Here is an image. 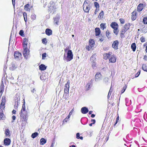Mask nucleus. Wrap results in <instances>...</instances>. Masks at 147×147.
I'll return each instance as SVG.
<instances>
[{
    "label": "nucleus",
    "mask_w": 147,
    "mask_h": 147,
    "mask_svg": "<svg viewBox=\"0 0 147 147\" xmlns=\"http://www.w3.org/2000/svg\"><path fill=\"white\" fill-rule=\"evenodd\" d=\"M119 20L120 21L121 23L122 24H123L124 23V21L123 19H120Z\"/></svg>",
    "instance_id": "bf43d9fd"
},
{
    "label": "nucleus",
    "mask_w": 147,
    "mask_h": 147,
    "mask_svg": "<svg viewBox=\"0 0 147 147\" xmlns=\"http://www.w3.org/2000/svg\"><path fill=\"white\" fill-rule=\"evenodd\" d=\"M95 35L96 36L99 35L100 33V30L99 28H96L95 29Z\"/></svg>",
    "instance_id": "4be33fe9"
},
{
    "label": "nucleus",
    "mask_w": 147,
    "mask_h": 147,
    "mask_svg": "<svg viewBox=\"0 0 147 147\" xmlns=\"http://www.w3.org/2000/svg\"><path fill=\"white\" fill-rule=\"evenodd\" d=\"M0 119H1L4 120L5 119V116L3 114V111L0 112Z\"/></svg>",
    "instance_id": "7c9ffc66"
},
{
    "label": "nucleus",
    "mask_w": 147,
    "mask_h": 147,
    "mask_svg": "<svg viewBox=\"0 0 147 147\" xmlns=\"http://www.w3.org/2000/svg\"><path fill=\"white\" fill-rule=\"evenodd\" d=\"M70 81L69 80L67 81V83L65 84L64 91L65 93L68 94L69 89V88Z\"/></svg>",
    "instance_id": "20e7f679"
},
{
    "label": "nucleus",
    "mask_w": 147,
    "mask_h": 147,
    "mask_svg": "<svg viewBox=\"0 0 147 147\" xmlns=\"http://www.w3.org/2000/svg\"><path fill=\"white\" fill-rule=\"evenodd\" d=\"M38 135V133L37 132H35L32 134L31 137L32 138H34L37 136Z\"/></svg>",
    "instance_id": "e433bc0d"
},
{
    "label": "nucleus",
    "mask_w": 147,
    "mask_h": 147,
    "mask_svg": "<svg viewBox=\"0 0 147 147\" xmlns=\"http://www.w3.org/2000/svg\"><path fill=\"white\" fill-rule=\"evenodd\" d=\"M45 33L48 36H50L52 34V31L49 28H47L45 30Z\"/></svg>",
    "instance_id": "f3484780"
},
{
    "label": "nucleus",
    "mask_w": 147,
    "mask_h": 147,
    "mask_svg": "<svg viewBox=\"0 0 147 147\" xmlns=\"http://www.w3.org/2000/svg\"><path fill=\"white\" fill-rule=\"evenodd\" d=\"M127 88V86L126 85H125V86L123 87V89L121 90L122 93H123L125 92Z\"/></svg>",
    "instance_id": "c03bdc74"
},
{
    "label": "nucleus",
    "mask_w": 147,
    "mask_h": 147,
    "mask_svg": "<svg viewBox=\"0 0 147 147\" xmlns=\"http://www.w3.org/2000/svg\"><path fill=\"white\" fill-rule=\"evenodd\" d=\"M31 19L33 20H35L36 18V16L34 14H33L31 16Z\"/></svg>",
    "instance_id": "de8ad7c7"
},
{
    "label": "nucleus",
    "mask_w": 147,
    "mask_h": 147,
    "mask_svg": "<svg viewBox=\"0 0 147 147\" xmlns=\"http://www.w3.org/2000/svg\"><path fill=\"white\" fill-rule=\"evenodd\" d=\"M5 108V105H1L0 104V112H2L3 111V110Z\"/></svg>",
    "instance_id": "c9c22d12"
},
{
    "label": "nucleus",
    "mask_w": 147,
    "mask_h": 147,
    "mask_svg": "<svg viewBox=\"0 0 147 147\" xmlns=\"http://www.w3.org/2000/svg\"><path fill=\"white\" fill-rule=\"evenodd\" d=\"M111 53H105L103 55L104 58L105 59H107L108 58H109V57L111 54Z\"/></svg>",
    "instance_id": "412c9836"
},
{
    "label": "nucleus",
    "mask_w": 147,
    "mask_h": 147,
    "mask_svg": "<svg viewBox=\"0 0 147 147\" xmlns=\"http://www.w3.org/2000/svg\"><path fill=\"white\" fill-rule=\"evenodd\" d=\"M59 19L60 18L59 17L54 18V20L55 23L57 24L59 22Z\"/></svg>",
    "instance_id": "2f4dec72"
},
{
    "label": "nucleus",
    "mask_w": 147,
    "mask_h": 147,
    "mask_svg": "<svg viewBox=\"0 0 147 147\" xmlns=\"http://www.w3.org/2000/svg\"><path fill=\"white\" fill-rule=\"evenodd\" d=\"M16 118V116L14 115H13L12 116V118L13 119L12 121V122H13L15 120V119Z\"/></svg>",
    "instance_id": "4d7b16f0"
},
{
    "label": "nucleus",
    "mask_w": 147,
    "mask_h": 147,
    "mask_svg": "<svg viewBox=\"0 0 147 147\" xmlns=\"http://www.w3.org/2000/svg\"><path fill=\"white\" fill-rule=\"evenodd\" d=\"M110 33L109 30H107L106 32V36L109 39H110L111 37L110 36Z\"/></svg>",
    "instance_id": "473e14b6"
},
{
    "label": "nucleus",
    "mask_w": 147,
    "mask_h": 147,
    "mask_svg": "<svg viewBox=\"0 0 147 147\" xmlns=\"http://www.w3.org/2000/svg\"><path fill=\"white\" fill-rule=\"evenodd\" d=\"M69 120L67 119L66 118L63 121V123H67V121H68Z\"/></svg>",
    "instance_id": "6e6d98bb"
},
{
    "label": "nucleus",
    "mask_w": 147,
    "mask_h": 147,
    "mask_svg": "<svg viewBox=\"0 0 147 147\" xmlns=\"http://www.w3.org/2000/svg\"><path fill=\"white\" fill-rule=\"evenodd\" d=\"M73 55L71 50H69L68 51L67 54V56L65 57V55L64 58L67 61H70L73 59Z\"/></svg>",
    "instance_id": "f03ea898"
},
{
    "label": "nucleus",
    "mask_w": 147,
    "mask_h": 147,
    "mask_svg": "<svg viewBox=\"0 0 147 147\" xmlns=\"http://www.w3.org/2000/svg\"><path fill=\"white\" fill-rule=\"evenodd\" d=\"M143 4H140L137 8L138 11L139 12L141 11L143 9Z\"/></svg>",
    "instance_id": "a211bd4d"
},
{
    "label": "nucleus",
    "mask_w": 147,
    "mask_h": 147,
    "mask_svg": "<svg viewBox=\"0 0 147 147\" xmlns=\"http://www.w3.org/2000/svg\"><path fill=\"white\" fill-rule=\"evenodd\" d=\"M44 76L43 75H42L41 76L40 78L41 80H44L45 78H44Z\"/></svg>",
    "instance_id": "0e129e2a"
},
{
    "label": "nucleus",
    "mask_w": 147,
    "mask_h": 147,
    "mask_svg": "<svg viewBox=\"0 0 147 147\" xmlns=\"http://www.w3.org/2000/svg\"><path fill=\"white\" fill-rule=\"evenodd\" d=\"M24 32L23 30H21L20 31L19 34L20 36H24Z\"/></svg>",
    "instance_id": "49530a36"
},
{
    "label": "nucleus",
    "mask_w": 147,
    "mask_h": 147,
    "mask_svg": "<svg viewBox=\"0 0 147 147\" xmlns=\"http://www.w3.org/2000/svg\"><path fill=\"white\" fill-rule=\"evenodd\" d=\"M89 4L87 2L86 0L84 1L83 6H85L86 5H88Z\"/></svg>",
    "instance_id": "864d4df0"
},
{
    "label": "nucleus",
    "mask_w": 147,
    "mask_h": 147,
    "mask_svg": "<svg viewBox=\"0 0 147 147\" xmlns=\"http://www.w3.org/2000/svg\"><path fill=\"white\" fill-rule=\"evenodd\" d=\"M10 143L11 140L9 138H6L4 140V144L5 145H9L10 144Z\"/></svg>",
    "instance_id": "f8f14e48"
},
{
    "label": "nucleus",
    "mask_w": 147,
    "mask_h": 147,
    "mask_svg": "<svg viewBox=\"0 0 147 147\" xmlns=\"http://www.w3.org/2000/svg\"><path fill=\"white\" fill-rule=\"evenodd\" d=\"M6 101V100L5 96H3L2 97L1 104V105H5Z\"/></svg>",
    "instance_id": "5701e85b"
},
{
    "label": "nucleus",
    "mask_w": 147,
    "mask_h": 147,
    "mask_svg": "<svg viewBox=\"0 0 147 147\" xmlns=\"http://www.w3.org/2000/svg\"><path fill=\"white\" fill-rule=\"evenodd\" d=\"M4 85L3 83V82L2 81V83L1 84V85L0 86V93L1 94V95H2V94L3 92L4 91Z\"/></svg>",
    "instance_id": "393cba45"
},
{
    "label": "nucleus",
    "mask_w": 147,
    "mask_h": 147,
    "mask_svg": "<svg viewBox=\"0 0 147 147\" xmlns=\"http://www.w3.org/2000/svg\"><path fill=\"white\" fill-rule=\"evenodd\" d=\"M20 114L21 119H23L24 121H26L28 119V112L26 110L25 102L22 105Z\"/></svg>",
    "instance_id": "f257e3e1"
},
{
    "label": "nucleus",
    "mask_w": 147,
    "mask_h": 147,
    "mask_svg": "<svg viewBox=\"0 0 147 147\" xmlns=\"http://www.w3.org/2000/svg\"><path fill=\"white\" fill-rule=\"evenodd\" d=\"M23 55L25 58L27 59L28 56L29 55L30 51L27 48H23Z\"/></svg>",
    "instance_id": "423d86ee"
},
{
    "label": "nucleus",
    "mask_w": 147,
    "mask_h": 147,
    "mask_svg": "<svg viewBox=\"0 0 147 147\" xmlns=\"http://www.w3.org/2000/svg\"><path fill=\"white\" fill-rule=\"evenodd\" d=\"M95 81H97L100 80L101 78V75L99 72L97 73L95 75Z\"/></svg>",
    "instance_id": "9d476101"
},
{
    "label": "nucleus",
    "mask_w": 147,
    "mask_h": 147,
    "mask_svg": "<svg viewBox=\"0 0 147 147\" xmlns=\"http://www.w3.org/2000/svg\"><path fill=\"white\" fill-rule=\"evenodd\" d=\"M30 6V5L29 4H27L26 5L24 6V9L26 11H30V8H29Z\"/></svg>",
    "instance_id": "cd10ccee"
},
{
    "label": "nucleus",
    "mask_w": 147,
    "mask_h": 147,
    "mask_svg": "<svg viewBox=\"0 0 147 147\" xmlns=\"http://www.w3.org/2000/svg\"><path fill=\"white\" fill-rule=\"evenodd\" d=\"M136 18V12L134 11L132 13L131 19L132 20H134Z\"/></svg>",
    "instance_id": "aec40b11"
},
{
    "label": "nucleus",
    "mask_w": 147,
    "mask_h": 147,
    "mask_svg": "<svg viewBox=\"0 0 147 147\" xmlns=\"http://www.w3.org/2000/svg\"><path fill=\"white\" fill-rule=\"evenodd\" d=\"M94 4L96 9H99L100 6L99 3L97 2H95Z\"/></svg>",
    "instance_id": "f704fd0d"
},
{
    "label": "nucleus",
    "mask_w": 147,
    "mask_h": 147,
    "mask_svg": "<svg viewBox=\"0 0 147 147\" xmlns=\"http://www.w3.org/2000/svg\"><path fill=\"white\" fill-rule=\"evenodd\" d=\"M140 40L142 42H144L145 41V39L144 38L143 36H142L140 38Z\"/></svg>",
    "instance_id": "8fccbe9b"
},
{
    "label": "nucleus",
    "mask_w": 147,
    "mask_h": 147,
    "mask_svg": "<svg viewBox=\"0 0 147 147\" xmlns=\"http://www.w3.org/2000/svg\"><path fill=\"white\" fill-rule=\"evenodd\" d=\"M15 102V103L14 105V107L15 109H16L18 108V106L20 104V101L18 100H16Z\"/></svg>",
    "instance_id": "a878e982"
},
{
    "label": "nucleus",
    "mask_w": 147,
    "mask_h": 147,
    "mask_svg": "<svg viewBox=\"0 0 147 147\" xmlns=\"http://www.w3.org/2000/svg\"><path fill=\"white\" fill-rule=\"evenodd\" d=\"M42 42L43 44H46L47 43V39L46 38H44L42 40Z\"/></svg>",
    "instance_id": "a18cd8bd"
},
{
    "label": "nucleus",
    "mask_w": 147,
    "mask_h": 147,
    "mask_svg": "<svg viewBox=\"0 0 147 147\" xmlns=\"http://www.w3.org/2000/svg\"><path fill=\"white\" fill-rule=\"evenodd\" d=\"M81 111L82 113L85 114L88 112V110L86 107H84L81 108Z\"/></svg>",
    "instance_id": "9b49d317"
},
{
    "label": "nucleus",
    "mask_w": 147,
    "mask_h": 147,
    "mask_svg": "<svg viewBox=\"0 0 147 147\" xmlns=\"http://www.w3.org/2000/svg\"><path fill=\"white\" fill-rule=\"evenodd\" d=\"M99 10V9H96L95 10L94 13L95 15L96 14L98 11Z\"/></svg>",
    "instance_id": "13d9d810"
},
{
    "label": "nucleus",
    "mask_w": 147,
    "mask_h": 147,
    "mask_svg": "<svg viewBox=\"0 0 147 147\" xmlns=\"http://www.w3.org/2000/svg\"><path fill=\"white\" fill-rule=\"evenodd\" d=\"M96 55L95 54L91 56L90 58V61L91 62H95L96 61Z\"/></svg>",
    "instance_id": "4468645a"
},
{
    "label": "nucleus",
    "mask_w": 147,
    "mask_h": 147,
    "mask_svg": "<svg viewBox=\"0 0 147 147\" xmlns=\"http://www.w3.org/2000/svg\"><path fill=\"white\" fill-rule=\"evenodd\" d=\"M142 31L144 33H146L147 32V27L143 28L142 29Z\"/></svg>",
    "instance_id": "5fc2aeb1"
},
{
    "label": "nucleus",
    "mask_w": 147,
    "mask_h": 147,
    "mask_svg": "<svg viewBox=\"0 0 147 147\" xmlns=\"http://www.w3.org/2000/svg\"><path fill=\"white\" fill-rule=\"evenodd\" d=\"M142 69L144 71H147V67L145 64H143L142 65Z\"/></svg>",
    "instance_id": "4c0bfd02"
},
{
    "label": "nucleus",
    "mask_w": 147,
    "mask_h": 147,
    "mask_svg": "<svg viewBox=\"0 0 147 147\" xmlns=\"http://www.w3.org/2000/svg\"><path fill=\"white\" fill-rule=\"evenodd\" d=\"M94 44L95 42L93 39H90L89 44L91 48H92L94 46Z\"/></svg>",
    "instance_id": "2eb2a0df"
},
{
    "label": "nucleus",
    "mask_w": 147,
    "mask_h": 147,
    "mask_svg": "<svg viewBox=\"0 0 147 147\" xmlns=\"http://www.w3.org/2000/svg\"><path fill=\"white\" fill-rule=\"evenodd\" d=\"M92 4L91 3L89 4L88 5L83 6L84 11L86 13H88L91 8Z\"/></svg>",
    "instance_id": "7ed1b4c3"
},
{
    "label": "nucleus",
    "mask_w": 147,
    "mask_h": 147,
    "mask_svg": "<svg viewBox=\"0 0 147 147\" xmlns=\"http://www.w3.org/2000/svg\"><path fill=\"white\" fill-rule=\"evenodd\" d=\"M92 64V66L93 68L94 69L96 68V62H93L91 63Z\"/></svg>",
    "instance_id": "09e8293b"
},
{
    "label": "nucleus",
    "mask_w": 147,
    "mask_h": 147,
    "mask_svg": "<svg viewBox=\"0 0 147 147\" xmlns=\"http://www.w3.org/2000/svg\"><path fill=\"white\" fill-rule=\"evenodd\" d=\"M143 23L144 24H147V18H144L143 19Z\"/></svg>",
    "instance_id": "79ce46f5"
},
{
    "label": "nucleus",
    "mask_w": 147,
    "mask_h": 147,
    "mask_svg": "<svg viewBox=\"0 0 147 147\" xmlns=\"http://www.w3.org/2000/svg\"><path fill=\"white\" fill-rule=\"evenodd\" d=\"M22 56V55L21 53L18 51L15 52L14 57L15 58L17 59H18L19 58H21Z\"/></svg>",
    "instance_id": "1a4fd4ad"
},
{
    "label": "nucleus",
    "mask_w": 147,
    "mask_h": 147,
    "mask_svg": "<svg viewBox=\"0 0 147 147\" xmlns=\"http://www.w3.org/2000/svg\"><path fill=\"white\" fill-rule=\"evenodd\" d=\"M119 117L118 116L117 117V118L116 122L115 124V125H116V124L117 123L118 121H119Z\"/></svg>",
    "instance_id": "680f3d73"
},
{
    "label": "nucleus",
    "mask_w": 147,
    "mask_h": 147,
    "mask_svg": "<svg viewBox=\"0 0 147 147\" xmlns=\"http://www.w3.org/2000/svg\"><path fill=\"white\" fill-rule=\"evenodd\" d=\"M144 59L146 61H147V56H146V55L144 56Z\"/></svg>",
    "instance_id": "338daca9"
},
{
    "label": "nucleus",
    "mask_w": 147,
    "mask_h": 147,
    "mask_svg": "<svg viewBox=\"0 0 147 147\" xmlns=\"http://www.w3.org/2000/svg\"><path fill=\"white\" fill-rule=\"evenodd\" d=\"M116 58L114 56V55H111L109 58V61L110 62L112 63H114L116 62Z\"/></svg>",
    "instance_id": "6e6552de"
},
{
    "label": "nucleus",
    "mask_w": 147,
    "mask_h": 147,
    "mask_svg": "<svg viewBox=\"0 0 147 147\" xmlns=\"http://www.w3.org/2000/svg\"><path fill=\"white\" fill-rule=\"evenodd\" d=\"M110 26L113 29L118 28V25L115 22H112L110 24Z\"/></svg>",
    "instance_id": "ddd939ff"
},
{
    "label": "nucleus",
    "mask_w": 147,
    "mask_h": 147,
    "mask_svg": "<svg viewBox=\"0 0 147 147\" xmlns=\"http://www.w3.org/2000/svg\"><path fill=\"white\" fill-rule=\"evenodd\" d=\"M118 32L119 30H118V28L114 29L113 32L116 35H117L118 34Z\"/></svg>",
    "instance_id": "ea45409f"
},
{
    "label": "nucleus",
    "mask_w": 147,
    "mask_h": 147,
    "mask_svg": "<svg viewBox=\"0 0 147 147\" xmlns=\"http://www.w3.org/2000/svg\"><path fill=\"white\" fill-rule=\"evenodd\" d=\"M39 69L42 71H44L46 69V67L43 64H41L39 66Z\"/></svg>",
    "instance_id": "b1692460"
},
{
    "label": "nucleus",
    "mask_w": 147,
    "mask_h": 147,
    "mask_svg": "<svg viewBox=\"0 0 147 147\" xmlns=\"http://www.w3.org/2000/svg\"><path fill=\"white\" fill-rule=\"evenodd\" d=\"M27 42H23V48H27Z\"/></svg>",
    "instance_id": "37998d69"
},
{
    "label": "nucleus",
    "mask_w": 147,
    "mask_h": 147,
    "mask_svg": "<svg viewBox=\"0 0 147 147\" xmlns=\"http://www.w3.org/2000/svg\"><path fill=\"white\" fill-rule=\"evenodd\" d=\"M5 134L7 137H9L10 136V131L8 129H5Z\"/></svg>",
    "instance_id": "6ab92c4d"
},
{
    "label": "nucleus",
    "mask_w": 147,
    "mask_h": 147,
    "mask_svg": "<svg viewBox=\"0 0 147 147\" xmlns=\"http://www.w3.org/2000/svg\"><path fill=\"white\" fill-rule=\"evenodd\" d=\"M119 44V41L117 40L114 41L112 45V47L115 50L118 49V46Z\"/></svg>",
    "instance_id": "0eeeda50"
},
{
    "label": "nucleus",
    "mask_w": 147,
    "mask_h": 147,
    "mask_svg": "<svg viewBox=\"0 0 147 147\" xmlns=\"http://www.w3.org/2000/svg\"><path fill=\"white\" fill-rule=\"evenodd\" d=\"M46 53H43L42 55V59H44L46 57Z\"/></svg>",
    "instance_id": "3c124183"
},
{
    "label": "nucleus",
    "mask_w": 147,
    "mask_h": 147,
    "mask_svg": "<svg viewBox=\"0 0 147 147\" xmlns=\"http://www.w3.org/2000/svg\"><path fill=\"white\" fill-rule=\"evenodd\" d=\"M23 16L24 18L25 22H26L27 21V14L26 13L24 12L23 13Z\"/></svg>",
    "instance_id": "a19ab883"
},
{
    "label": "nucleus",
    "mask_w": 147,
    "mask_h": 147,
    "mask_svg": "<svg viewBox=\"0 0 147 147\" xmlns=\"http://www.w3.org/2000/svg\"><path fill=\"white\" fill-rule=\"evenodd\" d=\"M106 24L105 23H101L100 25V28L102 30H104L106 28Z\"/></svg>",
    "instance_id": "72a5a7b5"
},
{
    "label": "nucleus",
    "mask_w": 147,
    "mask_h": 147,
    "mask_svg": "<svg viewBox=\"0 0 147 147\" xmlns=\"http://www.w3.org/2000/svg\"><path fill=\"white\" fill-rule=\"evenodd\" d=\"M73 111H74V108H73V109H72L71 110V111L69 113V116H71V115L72 114V113L73 112Z\"/></svg>",
    "instance_id": "052dcab7"
},
{
    "label": "nucleus",
    "mask_w": 147,
    "mask_h": 147,
    "mask_svg": "<svg viewBox=\"0 0 147 147\" xmlns=\"http://www.w3.org/2000/svg\"><path fill=\"white\" fill-rule=\"evenodd\" d=\"M140 71H138L137 72V73L135 75V78L138 77L139 76V75H140Z\"/></svg>",
    "instance_id": "603ef678"
},
{
    "label": "nucleus",
    "mask_w": 147,
    "mask_h": 147,
    "mask_svg": "<svg viewBox=\"0 0 147 147\" xmlns=\"http://www.w3.org/2000/svg\"><path fill=\"white\" fill-rule=\"evenodd\" d=\"M36 91V90L35 88H33L32 90L31 91V92L32 93H34Z\"/></svg>",
    "instance_id": "69168bd1"
},
{
    "label": "nucleus",
    "mask_w": 147,
    "mask_h": 147,
    "mask_svg": "<svg viewBox=\"0 0 147 147\" xmlns=\"http://www.w3.org/2000/svg\"><path fill=\"white\" fill-rule=\"evenodd\" d=\"M40 144L43 145L46 142L47 140L44 138H42L40 140Z\"/></svg>",
    "instance_id": "bb28decb"
},
{
    "label": "nucleus",
    "mask_w": 147,
    "mask_h": 147,
    "mask_svg": "<svg viewBox=\"0 0 147 147\" xmlns=\"http://www.w3.org/2000/svg\"><path fill=\"white\" fill-rule=\"evenodd\" d=\"M131 48L134 51H135L136 48V44L135 43H133L131 45Z\"/></svg>",
    "instance_id": "c85d7f7f"
},
{
    "label": "nucleus",
    "mask_w": 147,
    "mask_h": 147,
    "mask_svg": "<svg viewBox=\"0 0 147 147\" xmlns=\"http://www.w3.org/2000/svg\"><path fill=\"white\" fill-rule=\"evenodd\" d=\"M80 134L79 133H77L76 134V138L77 139H79V138L80 137Z\"/></svg>",
    "instance_id": "e2e57ef3"
},
{
    "label": "nucleus",
    "mask_w": 147,
    "mask_h": 147,
    "mask_svg": "<svg viewBox=\"0 0 147 147\" xmlns=\"http://www.w3.org/2000/svg\"><path fill=\"white\" fill-rule=\"evenodd\" d=\"M104 15V13L103 11H101L100 12L98 16V18L100 19H101L103 18V16Z\"/></svg>",
    "instance_id": "c756f323"
},
{
    "label": "nucleus",
    "mask_w": 147,
    "mask_h": 147,
    "mask_svg": "<svg viewBox=\"0 0 147 147\" xmlns=\"http://www.w3.org/2000/svg\"><path fill=\"white\" fill-rule=\"evenodd\" d=\"M131 25V24H130L129 23L126 24L124 27V31L125 32L129 28L130 26Z\"/></svg>",
    "instance_id": "dca6fc26"
},
{
    "label": "nucleus",
    "mask_w": 147,
    "mask_h": 147,
    "mask_svg": "<svg viewBox=\"0 0 147 147\" xmlns=\"http://www.w3.org/2000/svg\"><path fill=\"white\" fill-rule=\"evenodd\" d=\"M91 85V83H88L86 86V88L87 90H88L90 88V85Z\"/></svg>",
    "instance_id": "58836bf2"
},
{
    "label": "nucleus",
    "mask_w": 147,
    "mask_h": 147,
    "mask_svg": "<svg viewBox=\"0 0 147 147\" xmlns=\"http://www.w3.org/2000/svg\"><path fill=\"white\" fill-rule=\"evenodd\" d=\"M52 3L53 4L52 6H51L49 7V11L50 13H53L55 11V6L53 5V2H51L50 4H51Z\"/></svg>",
    "instance_id": "39448f33"
},
{
    "label": "nucleus",
    "mask_w": 147,
    "mask_h": 147,
    "mask_svg": "<svg viewBox=\"0 0 147 147\" xmlns=\"http://www.w3.org/2000/svg\"><path fill=\"white\" fill-rule=\"evenodd\" d=\"M54 144H55V143L53 142L51 144V145L50 147H54Z\"/></svg>",
    "instance_id": "774afa93"
}]
</instances>
